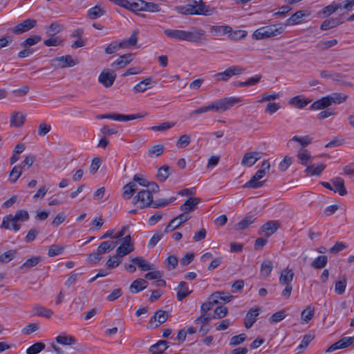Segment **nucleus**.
Returning a JSON list of instances; mask_svg holds the SVG:
<instances>
[{
	"instance_id": "nucleus-1",
	"label": "nucleus",
	"mask_w": 354,
	"mask_h": 354,
	"mask_svg": "<svg viewBox=\"0 0 354 354\" xmlns=\"http://www.w3.org/2000/svg\"><path fill=\"white\" fill-rule=\"evenodd\" d=\"M243 102V98L239 97H225L215 100L209 104L200 107L193 111L190 115H199L207 111L225 112L235 104Z\"/></svg>"
},
{
	"instance_id": "nucleus-2",
	"label": "nucleus",
	"mask_w": 354,
	"mask_h": 354,
	"mask_svg": "<svg viewBox=\"0 0 354 354\" xmlns=\"http://www.w3.org/2000/svg\"><path fill=\"white\" fill-rule=\"evenodd\" d=\"M165 35L171 39L187 41L192 43H199L205 36V31L203 29L192 28L190 31L175 29H165Z\"/></svg>"
},
{
	"instance_id": "nucleus-3",
	"label": "nucleus",
	"mask_w": 354,
	"mask_h": 354,
	"mask_svg": "<svg viewBox=\"0 0 354 354\" xmlns=\"http://www.w3.org/2000/svg\"><path fill=\"white\" fill-rule=\"evenodd\" d=\"M30 216L28 211L20 209L16 212L15 215L8 214L3 218L2 223L0 225L1 228L6 230H10L11 226L10 223H12V229L14 231L17 232L21 228V225L18 224V221H26L29 219Z\"/></svg>"
},
{
	"instance_id": "nucleus-4",
	"label": "nucleus",
	"mask_w": 354,
	"mask_h": 354,
	"mask_svg": "<svg viewBox=\"0 0 354 354\" xmlns=\"http://www.w3.org/2000/svg\"><path fill=\"white\" fill-rule=\"evenodd\" d=\"M284 31V27L280 24L279 27L275 25L261 27L256 30L252 34V37L255 39H264L268 37L277 36Z\"/></svg>"
},
{
	"instance_id": "nucleus-5",
	"label": "nucleus",
	"mask_w": 354,
	"mask_h": 354,
	"mask_svg": "<svg viewBox=\"0 0 354 354\" xmlns=\"http://www.w3.org/2000/svg\"><path fill=\"white\" fill-rule=\"evenodd\" d=\"M189 3L193 8L194 12H197L192 13V15L210 16L216 12V8L206 5L203 0H189Z\"/></svg>"
},
{
	"instance_id": "nucleus-6",
	"label": "nucleus",
	"mask_w": 354,
	"mask_h": 354,
	"mask_svg": "<svg viewBox=\"0 0 354 354\" xmlns=\"http://www.w3.org/2000/svg\"><path fill=\"white\" fill-rule=\"evenodd\" d=\"M245 71V69L239 66H232L225 71L217 73L213 75L216 82H227L232 76L241 75Z\"/></svg>"
},
{
	"instance_id": "nucleus-7",
	"label": "nucleus",
	"mask_w": 354,
	"mask_h": 354,
	"mask_svg": "<svg viewBox=\"0 0 354 354\" xmlns=\"http://www.w3.org/2000/svg\"><path fill=\"white\" fill-rule=\"evenodd\" d=\"M153 196L145 189L140 190L133 198V203L138 204L140 208H145L151 206Z\"/></svg>"
},
{
	"instance_id": "nucleus-8",
	"label": "nucleus",
	"mask_w": 354,
	"mask_h": 354,
	"mask_svg": "<svg viewBox=\"0 0 354 354\" xmlns=\"http://www.w3.org/2000/svg\"><path fill=\"white\" fill-rule=\"evenodd\" d=\"M114 4L124 8L133 12L143 11V0H138V1H131L130 0H109Z\"/></svg>"
},
{
	"instance_id": "nucleus-9",
	"label": "nucleus",
	"mask_w": 354,
	"mask_h": 354,
	"mask_svg": "<svg viewBox=\"0 0 354 354\" xmlns=\"http://www.w3.org/2000/svg\"><path fill=\"white\" fill-rule=\"evenodd\" d=\"M52 62H53L52 66L55 69L72 67L77 64L72 56L69 55L55 57L52 59Z\"/></svg>"
},
{
	"instance_id": "nucleus-10",
	"label": "nucleus",
	"mask_w": 354,
	"mask_h": 354,
	"mask_svg": "<svg viewBox=\"0 0 354 354\" xmlns=\"http://www.w3.org/2000/svg\"><path fill=\"white\" fill-rule=\"evenodd\" d=\"M191 218L190 216L186 214H180L176 217L172 218L168 225L165 228V232L169 233L175 229L178 228L184 223L187 222Z\"/></svg>"
},
{
	"instance_id": "nucleus-11",
	"label": "nucleus",
	"mask_w": 354,
	"mask_h": 354,
	"mask_svg": "<svg viewBox=\"0 0 354 354\" xmlns=\"http://www.w3.org/2000/svg\"><path fill=\"white\" fill-rule=\"evenodd\" d=\"M37 24V21L33 19H27L21 23L17 24L12 28V32L16 35H20L26 32L30 29L35 28Z\"/></svg>"
},
{
	"instance_id": "nucleus-12",
	"label": "nucleus",
	"mask_w": 354,
	"mask_h": 354,
	"mask_svg": "<svg viewBox=\"0 0 354 354\" xmlns=\"http://www.w3.org/2000/svg\"><path fill=\"white\" fill-rule=\"evenodd\" d=\"M116 78V74L113 71H111L109 69L103 70L98 77V81L104 87H111Z\"/></svg>"
},
{
	"instance_id": "nucleus-13",
	"label": "nucleus",
	"mask_w": 354,
	"mask_h": 354,
	"mask_svg": "<svg viewBox=\"0 0 354 354\" xmlns=\"http://www.w3.org/2000/svg\"><path fill=\"white\" fill-rule=\"evenodd\" d=\"M169 318V313L158 310L155 312L154 315L151 317L149 323L151 324V328H157L160 324L165 323Z\"/></svg>"
},
{
	"instance_id": "nucleus-14",
	"label": "nucleus",
	"mask_w": 354,
	"mask_h": 354,
	"mask_svg": "<svg viewBox=\"0 0 354 354\" xmlns=\"http://www.w3.org/2000/svg\"><path fill=\"white\" fill-rule=\"evenodd\" d=\"M353 344H354V337H344L330 345L326 351L330 353L337 349L345 348Z\"/></svg>"
},
{
	"instance_id": "nucleus-15",
	"label": "nucleus",
	"mask_w": 354,
	"mask_h": 354,
	"mask_svg": "<svg viewBox=\"0 0 354 354\" xmlns=\"http://www.w3.org/2000/svg\"><path fill=\"white\" fill-rule=\"evenodd\" d=\"M279 227V224L277 221H270L263 224L259 232V234L269 237L272 235Z\"/></svg>"
},
{
	"instance_id": "nucleus-16",
	"label": "nucleus",
	"mask_w": 354,
	"mask_h": 354,
	"mask_svg": "<svg viewBox=\"0 0 354 354\" xmlns=\"http://www.w3.org/2000/svg\"><path fill=\"white\" fill-rule=\"evenodd\" d=\"M201 198L196 197H191L186 200L183 203L180 209L183 212L182 214H188L189 212H193L197 208L198 204L200 203Z\"/></svg>"
},
{
	"instance_id": "nucleus-17",
	"label": "nucleus",
	"mask_w": 354,
	"mask_h": 354,
	"mask_svg": "<svg viewBox=\"0 0 354 354\" xmlns=\"http://www.w3.org/2000/svg\"><path fill=\"white\" fill-rule=\"evenodd\" d=\"M260 310V308L256 307L252 308L248 311L244 319L245 327L247 329L250 328L252 326V325L256 322L257 317L259 315Z\"/></svg>"
},
{
	"instance_id": "nucleus-18",
	"label": "nucleus",
	"mask_w": 354,
	"mask_h": 354,
	"mask_svg": "<svg viewBox=\"0 0 354 354\" xmlns=\"http://www.w3.org/2000/svg\"><path fill=\"white\" fill-rule=\"evenodd\" d=\"M221 293L214 292L208 297V301L202 304L201 306V313L205 314L209 311L214 306V305L218 304V297Z\"/></svg>"
},
{
	"instance_id": "nucleus-19",
	"label": "nucleus",
	"mask_w": 354,
	"mask_h": 354,
	"mask_svg": "<svg viewBox=\"0 0 354 354\" xmlns=\"http://www.w3.org/2000/svg\"><path fill=\"white\" fill-rule=\"evenodd\" d=\"M133 56L134 55L133 53H127L120 55L112 63L111 66L115 68H124L133 61Z\"/></svg>"
},
{
	"instance_id": "nucleus-20",
	"label": "nucleus",
	"mask_w": 354,
	"mask_h": 354,
	"mask_svg": "<svg viewBox=\"0 0 354 354\" xmlns=\"http://www.w3.org/2000/svg\"><path fill=\"white\" fill-rule=\"evenodd\" d=\"M26 121V115L21 112H12L10 116V125L11 127H21Z\"/></svg>"
},
{
	"instance_id": "nucleus-21",
	"label": "nucleus",
	"mask_w": 354,
	"mask_h": 354,
	"mask_svg": "<svg viewBox=\"0 0 354 354\" xmlns=\"http://www.w3.org/2000/svg\"><path fill=\"white\" fill-rule=\"evenodd\" d=\"M260 158L261 156L259 152H248L243 157V159L241 160V165L244 166L251 167L254 165L256 163V162L258 161Z\"/></svg>"
},
{
	"instance_id": "nucleus-22",
	"label": "nucleus",
	"mask_w": 354,
	"mask_h": 354,
	"mask_svg": "<svg viewBox=\"0 0 354 354\" xmlns=\"http://www.w3.org/2000/svg\"><path fill=\"white\" fill-rule=\"evenodd\" d=\"M333 187L331 190L334 192H337L340 196H345L347 194V190L344 186V181L342 178H335L331 180Z\"/></svg>"
},
{
	"instance_id": "nucleus-23",
	"label": "nucleus",
	"mask_w": 354,
	"mask_h": 354,
	"mask_svg": "<svg viewBox=\"0 0 354 354\" xmlns=\"http://www.w3.org/2000/svg\"><path fill=\"white\" fill-rule=\"evenodd\" d=\"M255 220V215L249 213L241 221L237 223L234 227L236 230H243L252 224Z\"/></svg>"
},
{
	"instance_id": "nucleus-24",
	"label": "nucleus",
	"mask_w": 354,
	"mask_h": 354,
	"mask_svg": "<svg viewBox=\"0 0 354 354\" xmlns=\"http://www.w3.org/2000/svg\"><path fill=\"white\" fill-rule=\"evenodd\" d=\"M342 23L343 21L340 17H331L328 19L324 20L320 26V29L322 30H327L333 28L337 27V26L342 24Z\"/></svg>"
},
{
	"instance_id": "nucleus-25",
	"label": "nucleus",
	"mask_w": 354,
	"mask_h": 354,
	"mask_svg": "<svg viewBox=\"0 0 354 354\" xmlns=\"http://www.w3.org/2000/svg\"><path fill=\"white\" fill-rule=\"evenodd\" d=\"M308 14L305 12L303 10H299L294 13L290 17H289L283 25L284 26H293L296 24H299L301 22L302 19L304 16L308 15Z\"/></svg>"
},
{
	"instance_id": "nucleus-26",
	"label": "nucleus",
	"mask_w": 354,
	"mask_h": 354,
	"mask_svg": "<svg viewBox=\"0 0 354 354\" xmlns=\"http://www.w3.org/2000/svg\"><path fill=\"white\" fill-rule=\"evenodd\" d=\"M331 105L328 95L322 97L321 99L314 102L310 106L311 110H321L329 107Z\"/></svg>"
},
{
	"instance_id": "nucleus-27",
	"label": "nucleus",
	"mask_w": 354,
	"mask_h": 354,
	"mask_svg": "<svg viewBox=\"0 0 354 354\" xmlns=\"http://www.w3.org/2000/svg\"><path fill=\"white\" fill-rule=\"evenodd\" d=\"M148 286V282L143 279H137L130 285L129 290L132 293H138L145 290Z\"/></svg>"
},
{
	"instance_id": "nucleus-28",
	"label": "nucleus",
	"mask_w": 354,
	"mask_h": 354,
	"mask_svg": "<svg viewBox=\"0 0 354 354\" xmlns=\"http://www.w3.org/2000/svg\"><path fill=\"white\" fill-rule=\"evenodd\" d=\"M176 290L177 299L178 301H182L188 295H189L192 292V290H189L188 285L185 281H181L179 283L178 288H176Z\"/></svg>"
},
{
	"instance_id": "nucleus-29",
	"label": "nucleus",
	"mask_w": 354,
	"mask_h": 354,
	"mask_svg": "<svg viewBox=\"0 0 354 354\" xmlns=\"http://www.w3.org/2000/svg\"><path fill=\"white\" fill-rule=\"evenodd\" d=\"M311 102L312 100L310 99L303 97L301 95H297L289 100V104L298 109H303Z\"/></svg>"
},
{
	"instance_id": "nucleus-30",
	"label": "nucleus",
	"mask_w": 354,
	"mask_h": 354,
	"mask_svg": "<svg viewBox=\"0 0 354 354\" xmlns=\"http://www.w3.org/2000/svg\"><path fill=\"white\" fill-rule=\"evenodd\" d=\"M131 262L136 265L141 270L147 271L153 270V265L150 264L142 257H137L131 259Z\"/></svg>"
},
{
	"instance_id": "nucleus-31",
	"label": "nucleus",
	"mask_w": 354,
	"mask_h": 354,
	"mask_svg": "<svg viewBox=\"0 0 354 354\" xmlns=\"http://www.w3.org/2000/svg\"><path fill=\"white\" fill-rule=\"evenodd\" d=\"M138 33V30H134L128 39H125L120 42V47L122 48H129L136 46L138 41L137 36Z\"/></svg>"
},
{
	"instance_id": "nucleus-32",
	"label": "nucleus",
	"mask_w": 354,
	"mask_h": 354,
	"mask_svg": "<svg viewBox=\"0 0 354 354\" xmlns=\"http://www.w3.org/2000/svg\"><path fill=\"white\" fill-rule=\"evenodd\" d=\"M294 278V272L292 270L284 269L281 271L279 277V283L281 285L291 284Z\"/></svg>"
},
{
	"instance_id": "nucleus-33",
	"label": "nucleus",
	"mask_w": 354,
	"mask_h": 354,
	"mask_svg": "<svg viewBox=\"0 0 354 354\" xmlns=\"http://www.w3.org/2000/svg\"><path fill=\"white\" fill-rule=\"evenodd\" d=\"M118 243V241H103L99 245L97 250H98L99 252L101 253V254L108 253V252H111V250H113L115 248V246L117 245Z\"/></svg>"
},
{
	"instance_id": "nucleus-34",
	"label": "nucleus",
	"mask_w": 354,
	"mask_h": 354,
	"mask_svg": "<svg viewBox=\"0 0 354 354\" xmlns=\"http://www.w3.org/2000/svg\"><path fill=\"white\" fill-rule=\"evenodd\" d=\"M232 31V28L227 25L225 26H212L210 27V32L214 36H223Z\"/></svg>"
},
{
	"instance_id": "nucleus-35",
	"label": "nucleus",
	"mask_w": 354,
	"mask_h": 354,
	"mask_svg": "<svg viewBox=\"0 0 354 354\" xmlns=\"http://www.w3.org/2000/svg\"><path fill=\"white\" fill-rule=\"evenodd\" d=\"M55 340L57 343L64 346L73 345L77 342L76 339L74 337L71 335H67L65 333H62L59 335H58L55 338Z\"/></svg>"
},
{
	"instance_id": "nucleus-36",
	"label": "nucleus",
	"mask_w": 354,
	"mask_h": 354,
	"mask_svg": "<svg viewBox=\"0 0 354 354\" xmlns=\"http://www.w3.org/2000/svg\"><path fill=\"white\" fill-rule=\"evenodd\" d=\"M104 14V9L98 6L91 8L87 11V17L91 20L98 19L103 16Z\"/></svg>"
},
{
	"instance_id": "nucleus-37",
	"label": "nucleus",
	"mask_w": 354,
	"mask_h": 354,
	"mask_svg": "<svg viewBox=\"0 0 354 354\" xmlns=\"http://www.w3.org/2000/svg\"><path fill=\"white\" fill-rule=\"evenodd\" d=\"M122 196L124 199H130L136 191L137 185L133 182H130L123 187Z\"/></svg>"
},
{
	"instance_id": "nucleus-38",
	"label": "nucleus",
	"mask_w": 354,
	"mask_h": 354,
	"mask_svg": "<svg viewBox=\"0 0 354 354\" xmlns=\"http://www.w3.org/2000/svg\"><path fill=\"white\" fill-rule=\"evenodd\" d=\"M145 115H147V113L141 114V113H137V114H131V115H123V114H119V113H114V118L113 120L117 121H129L132 120H136L138 118H142Z\"/></svg>"
},
{
	"instance_id": "nucleus-39",
	"label": "nucleus",
	"mask_w": 354,
	"mask_h": 354,
	"mask_svg": "<svg viewBox=\"0 0 354 354\" xmlns=\"http://www.w3.org/2000/svg\"><path fill=\"white\" fill-rule=\"evenodd\" d=\"M325 164H319L317 166L315 165H308L305 169V172L311 176H319L326 168Z\"/></svg>"
},
{
	"instance_id": "nucleus-40",
	"label": "nucleus",
	"mask_w": 354,
	"mask_h": 354,
	"mask_svg": "<svg viewBox=\"0 0 354 354\" xmlns=\"http://www.w3.org/2000/svg\"><path fill=\"white\" fill-rule=\"evenodd\" d=\"M151 83V78H150V77L146 78L144 80L136 84L133 86V91L135 93L144 92L150 88Z\"/></svg>"
},
{
	"instance_id": "nucleus-41",
	"label": "nucleus",
	"mask_w": 354,
	"mask_h": 354,
	"mask_svg": "<svg viewBox=\"0 0 354 354\" xmlns=\"http://www.w3.org/2000/svg\"><path fill=\"white\" fill-rule=\"evenodd\" d=\"M41 257L39 256H35L27 259L20 267V269H30L32 267L36 266L41 261Z\"/></svg>"
},
{
	"instance_id": "nucleus-42",
	"label": "nucleus",
	"mask_w": 354,
	"mask_h": 354,
	"mask_svg": "<svg viewBox=\"0 0 354 354\" xmlns=\"http://www.w3.org/2000/svg\"><path fill=\"white\" fill-rule=\"evenodd\" d=\"M330 97V101L332 104H341L345 102L348 95L342 93H333L330 95H328Z\"/></svg>"
},
{
	"instance_id": "nucleus-43",
	"label": "nucleus",
	"mask_w": 354,
	"mask_h": 354,
	"mask_svg": "<svg viewBox=\"0 0 354 354\" xmlns=\"http://www.w3.org/2000/svg\"><path fill=\"white\" fill-rule=\"evenodd\" d=\"M169 170L170 167L167 165L160 167L156 175L158 180L161 182L165 181L170 175Z\"/></svg>"
},
{
	"instance_id": "nucleus-44",
	"label": "nucleus",
	"mask_w": 354,
	"mask_h": 354,
	"mask_svg": "<svg viewBox=\"0 0 354 354\" xmlns=\"http://www.w3.org/2000/svg\"><path fill=\"white\" fill-rule=\"evenodd\" d=\"M328 262V258L325 255L317 257L311 263V266L315 269H322L326 266Z\"/></svg>"
},
{
	"instance_id": "nucleus-45",
	"label": "nucleus",
	"mask_w": 354,
	"mask_h": 354,
	"mask_svg": "<svg viewBox=\"0 0 354 354\" xmlns=\"http://www.w3.org/2000/svg\"><path fill=\"white\" fill-rule=\"evenodd\" d=\"M34 310L35 312V315L40 317H44L46 318H50L53 314V312L50 309L41 306H35Z\"/></svg>"
},
{
	"instance_id": "nucleus-46",
	"label": "nucleus",
	"mask_w": 354,
	"mask_h": 354,
	"mask_svg": "<svg viewBox=\"0 0 354 354\" xmlns=\"http://www.w3.org/2000/svg\"><path fill=\"white\" fill-rule=\"evenodd\" d=\"M264 181H259V179L254 175L250 180L245 183L243 187L244 188H250V189H256L260 187L263 185Z\"/></svg>"
},
{
	"instance_id": "nucleus-47",
	"label": "nucleus",
	"mask_w": 354,
	"mask_h": 354,
	"mask_svg": "<svg viewBox=\"0 0 354 354\" xmlns=\"http://www.w3.org/2000/svg\"><path fill=\"white\" fill-rule=\"evenodd\" d=\"M134 250L133 246L126 245L124 243H121V245L116 249V254L118 257H123L131 252Z\"/></svg>"
},
{
	"instance_id": "nucleus-48",
	"label": "nucleus",
	"mask_w": 354,
	"mask_h": 354,
	"mask_svg": "<svg viewBox=\"0 0 354 354\" xmlns=\"http://www.w3.org/2000/svg\"><path fill=\"white\" fill-rule=\"evenodd\" d=\"M41 38L39 35H32L22 41L20 45L23 48H30V46L37 44L41 41Z\"/></svg>"
},
{
	"instance_id": "nucleus-49",
	"label": "nucleus",
	"mask_w": 354,
	"mask_h": 354,
	"mask_svg": "<svg viewBox=\"0 0 354 354\" xmlns=\"http://www.w3.org/2000/svg\"><path fill=\"white\" fill-rule=\"evenodd\" d=\"M313 138L309 136H305L302 137H299L297 136H295L292 137L288 142V145L292 141L298 142L303 147H305L310 145L312 142Z\"/></svg>"
},
{
	"instance_id": "nucleus-50",
	"label": "nucleus",
	"mask_w": 354,
	"mask_h": 354,
	"mask_svg": "<svg viewBox=\"0 0 354 354\" xmlns=\"http://www.w3.org/2000/svg\"><path fill=\"white\" fill-rule=\"evenodd\" d=\"M228 313V309L226 306H220L216 307L212 315L213 319H221L225 317Z\"/></svg>"
},
{
	"instance_id": "nucleus-51",
	"label": "nucleus",
	"mask_w": 354,
	"mask_h": 354,
	"mask_svg": "<svg viewBox=\"0 0 354 354\" xmlns=\"http://www.w3.org/2000/svg\"><path fill=\"white\" fill-rule=\"evenodd\" d=\"M347 284L346 278L343 276L341 279L335 282V291L338 295H342L346 289Z\"/></svg>"
},
{
	"instance_id": "nucleus-52",
	"label": "nucleus",
	"mask_w": 354,
	"mask_h": 354,
	"mask_svg": "<svg viewBox=\"0 0 354 354\" xmlns=\"http://www.w3.org/2000/svg\"><path fill=\"white\" fill-rule=\"evenodd\" d=\"M165 147L163 145H156L152 146L148 152V155L149 157H158L160 156L164 151Z\"/></svg>"
},
{
	"instance_id": "nucleus-53",
	"label": "nucleus",
	"mask_w": 354,
	"mask_h": 354,
	"mask_svg": "<svg viewBox=\"0 0 354 354\" xmlns=\"http://www.w3.org/2000/svg\"><path fill=\"white\" fill-rule=\"evenodd\" d=\"M315 314V309L313 307L310 306H308L306 309H304L301 315V319L305 322L308 323L310 320H311Z\"/></svg>"
},
{
	"instance_id": "nucleus-54",
	"label": "nucleus",
	"mask_w": 354,
	"mask_h": 354,
	"mask_svg": "<svg viewBox=\"0 0 354 354\" xmlns=\"http://www.w3.org/2000/svg\"><path fill=\"white\" fill-rule=\"evenodd\" d=\"M270 167V164L269 160H265L261 163V168L255 173L254 175L260 180L265 176L266 171H268Z\"/></svg>"
},
{
	"instance_id": "nucleus-55",
	"label": "nucleus",
	"mask_w": 354,
	"mask_h": 354,
	"mask_svg": "<svg viewBox=\"0 0 354 354\" xmlns=\"http://www.w3.org/2000/svg\"><path fill=\"white\" fill-rule=\"evenodd\" d=\"M176 200V197L173 196L170 198L169 199H160L156 201L152 202L151 207L153 208H161L164 207L168 205H169L171 203L174 202Z\"/></svg>"
},
{
	"instance_id": "nucleus-56",
	"label": "nucleus",
	"mask_w": 354,
	"mask_h": 354,
	"mask_svg": "<svg viewBox=\"0 0 354 354\" xmlns=\"http://www.w3.org/2000/svg\"><path fill=\"white\" fill-rule=\"evenodd\" d=\"M45 347L46 345L43 342H37L27 348L26 353L37 354L41 351H43L45 348Z\"/></svg>"
},
{
	"instance_id": "nucleus-57",
	"label": "nucleus",
	"mask_w": 354,
	"mask_h": 354,
	"mask_svg": "<svg viewBox=\"0 0 354 354\" xmlns=\"http://www.w3.org/2000/svg\"><path fill=\"white\" fill-rule=\"evenodd\" d=\"M297 156L299 158L300 163L305 166H307L312 159L311 156L306 149L299 151Z\"/></svg>"
},
{
	"instance_id": "nucleus-58",
	"label": "nucleus",
	"mask_w": 354,
	"mask_h": 354,
	"mask_svg": "<svg viewBox=\"0 0 354 354\" xmlns=\"http://www.w3.org/2000/svg\"><path fill=\"white\" fill-rule=\"evenodd\" d=\"M337 44V39L321 41L316 44V48L321 50H326Z\"/></svg>"
},
{
	"instance_id": "nucleus-59",
	"label": "nucleus",
	"mask_w": 354,
	"mask_h": 354,
	"mask_svg": "<svg viewBox=\"0 0 354 354\" xmlns=\"http://www.w3.org/2000/svg\"><path fill=\"white\" fill-rule=\"evenodd\" d=\"M175 10L179 13L184 15H192V13H196V12H194L193 8L191 7L189 2L185 6H179L175 8Z\"/></svg>"
},
{
	"instance_id": "nucleus-60",
	"label": "nucleus",
	"mask_w": 354,
	"mask_h": 354,
	"mask_svg": "<svg viewBox=\"0 0 354 354\" xmlns=\"http://www.w3.org/2000/svg\"><path fill=\"white\" fill-rule=\"evenodd\" d=\"M342 5L341 3H333L326 7H324L322 10V13L329 16L337 11L338 9L342 8Z\"/></svg>"
},
{
	"instance_id": "nucleus-61",
	"label": "nucleus",
	"mask_w": 354,
	"mask_h": 354,
	"mask_svg": "<svg viewBox=\"0 0 354 354\" xmlns=\"http://www.w3.org/2000/svg\"><path fill=\"white\" fill-rule=\"evenodd\" d=\"M313 339V335L310 334L305 335L300 344L297 348V351H298V353H300L302 350L305 349Z\"/></svg>"
},
{
	"instance_id": "nucleus-62",
	"label": "nucleus",
	"mask_w": 354,
	"mask_h": 354,
	"mask_svg": "<svg viewBox=\"0 0 354 354\" xmlns=\"http://www.w3.org/2000/svg\"><path fill=\"white\" fill-rule=\"evenodd\" d=\"M143 11H148L151 12H157L160 10V6L153 2H147L143 0Z\"/></svg>"
},
{
	"instance_id": "nucleus-63",
	"label": "nucleus",
	"mask_w": 354,
	"mask_h": 354,
	"mask_svg": "<svg viewBox=\"0 0 354 354\" xmlns=\"http://www.w3.org/2000/svg\"><path fill=\"white\" fill-rule=\"evenodd\" d=\"M60 31H61V25L57 22L52 23L46 28V34L48 36H54L55 35L59 32Z\"/></svg>"
},
{
	"instance_id": "nucleus-64",
	"label": "nucleus",
	"mask_w": 354,
	"mask_h": 354,
	"mask_svg": "<svg viewBox=\"0 0 354 354\" xmlns=\"http://www.w3.org/2000/svg\"><path fill=\"white\" fill-rule=\"evenodd\" d=\"M22 173V167L20 166H15L10 173V181L15 183L20 177Z\"/></svg>"
}]
</instances>
